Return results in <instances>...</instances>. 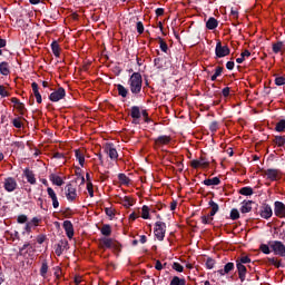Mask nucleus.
<instances>
[{
	"instance_id": "1",
	"label": "nucleus",
	"mask_w": 285,
	"mask_h": 285,
	"mask_svg": "<svg viewBox=\"0 0 285 285\" xmlns=\"http://www.w3.org/2000/svg\"><path fill=\"white\" fill-rule=\"evenodd\" d=\"M129 88L132 95H139L141 92V86L144 83V80L141 78V73L134 72L129 78Z\"/></svg>"
},
{
	"instance_id": "2",
	"label": "nucleus",
	"mask_w": 285,
	"mask_h": 285,
	"mask_svg": "<svg viewBox=\"0 0 285 285\" xmlns=\"http://www.w3.org/2000/svg\"><path fill=\"white\" fill-rule=\"evenodd\" d=\"M215 55L218 59H223V57H228L230 55V48L228 45H222V41L216 43Z\"/></svg>"
},
{
	"instance_id": "3",
	"label": "nucleus",
	"mask_w": 285,
	"mask_h": 285,
	"mask_svg": "<svg viewBox=\"0 0 285 285\" xmlns=\"http://www.w3.org/2000/svg\"><path fill=\"white\" fill-rule=\"evenodd\" d=\"M269 248L273 253L279 255V257H285V245L279 240H273L269 243Z\"/></svg>"
},
{
	"instance_id": "4",
	"label": "nucleus",
	"mask_w": 285,
	"mask_h": 285,
	"mask_svg": "<svg viewBox=\"0 0 285 285\" xmlns=\"http://www.w3.org/2000/svg\"><path fill=\"white\" fill-rule=\"evenodd\" d=\"M65 195L68 202H75V199H77V185L69 183L65 187Z\"/></svg>"
},
{
	"instance_id": "5",
	"label": "nucleus",
	"mask_w": 285,
	"mask_h": 285,
	"mask_svg": "<svg viewBox=\"0 0 285 285\" xmlns=\"http://www.w3.org/2000/svg\"><path fill=\"white\" fill-rule=\"evenodd\" d=\"M155 236L159 242H164V237H166V223L164 222L156 223Z\"/></svg>"
},
{
	"instance_id": "6",
	"label": "nucleus",
	"mask_w": 285,
	"mask_h": 285,
	"mask_svg": "<svg viewBox=\"0 0 285 285\" xmlns=\"http://www.w3.org/2000/svg\"><path fill=\"white\" fill-rule=\"evenodd\" d=\"M17 179L13 177H7L3 181V188L7 190V193H14V190L18 188Z\"/></svg>"
},
{
	"instance_id": "7",
	"label": "nucleus",
	"mask_w": 285,
	"mask_h": 285,
	"mask_svg": "<svg viewBox=\"0 0 285 285\" xmlns=\"http://www.w3.org/2000/svg\"><path fill=\"white\" fill-rule=\"evenodd\" d=\"M100 248H111L112 250H117L118 248V243L112 240L111 238H102L100 239L99 244Z\"/></svg>"
},
{
	"instance_id": "8",
	"label": "nucleus",
	"mask_w": 285,
	"mask_h": 285,
	"mask_svg": "<svg viewBox=\"0 0 285 285\" xmlns=\"http://www.w3.org/2000/svg\"><path fill=\"white\" fill-rule=\"evenodd\" d=\"M191 168H208L210 163L205 157H200L199 159H195L190 161Z\"/></svg>"
},
{
	"instance_id": "9",
	"label": "nucleus",
	"mask_w": 285,
	"mask_h": 285,
	"mask_svg": "<svg viewBox=\"0 0 285 285\" xmlns=\"http://www.w3.org/2000/svg\"><path fill=\"white\" fill-rule=\"evenodd\" d=\"M63 97H66V89L60 87V88H58V90L50 94L49 99H50V101L57 102V101H61V99H63Z\"/></svg>"
},
{
	"instance_id": "10",
	"label": "nucleus",
	"mask_w": 285,
	"mask_h": 285,
	"mask_svg": "<svg viewBox=\"0 0 285 285\" xmlns=\"http://www.w3.org/2000/svg\"><path fill=\"white\" fill-rule=\"evenodd\" d=\"M63 229L66 230V235L69 239H72L75 237V227L72 226V223L70 220H65L63 224Z\"/></svg>"
},
{
	"instance_id": "11",
	"label": "nucleus",
	"mask_w": 285,
	"mask_h": 285,
	"mask_svg": "<svg viewBox=\"0 0 285 285\" xmlns=\"http://www.w3.org/2000/svg\"><path fill=\"white\" fill-rule=\"evenodd\" d=\"M105 153L108 154V157H110V159H117L119 157V154L117 153V149L112 144H107L105 146Z\"/></svg>"
},
{
	"instance_id": "12",
	"label": "nucleus",
	"mask_w": 285,
	"mask_h": 285,
	"mask_svg": "<svg viewBox=\"0 0 285 285\" xmlns=\"http://www.w3.org/2000/svg\"><path fill=\"white\" fill-rule=\"evenodd\" d=\"M274 213H275L276 217H285V205H284V203L276 202Z\"/></svg>"
},
{
	"instance_id": "13",
	"label": "nucleus",
	"mask_w": 285,
	"mask_h": 285,
	"mask_svg": "<svg viewBox=\"0 0 285 285\" xmlns=\"http://www.w3.org/2000/svg\"><path fill=\"white\" fill-rule=\"evenodd\" d=\"M261 217H263V219H271V217H273V209L271 206L263 205L261 209Z\"/></svg>"
},
{
	"instance_id": "14",
	"label": "nucleus",
	"mask_w": 285,
	"mask_h": 285,
	"mask_svg": "<svg viewBox=\"0 0 285 285\" xmlns=\"http://www.w3.org/2000/svg\"><path fill=\"white\" fill-rule=\"evenodd\" d=\"M66 248H68V240H60L58 244H57V247H56V255L58 257H61V255L63 254V250H66Z\"/></svg>"
},
{
	"instance_id": "15",
	"label": "nucleus",
	"mask_w": 285,
	"mask_h": 285,
	"mask_svg": "<svg viewBox=\"0 0 285 285\" xmlns=\"http://www.w3.org/2000/svg\"><path fill=\"white\" fill-rule=\"evenodd\" d=\"M265 175L268 179H271L272 181H276V179H279V170L277 169H267L265 171Z\"/></svg>"
},
{
	"instance_id": "16",
	"label": "nucleus",
	"mask_w": 285,
	"mask_h": 285,
	"mask_svg": "<svg viewBox=\"0 0 285 285\" xmlns=\"http://www.w3.org/2000/svg\"><path fill=\"white\" fill-rule=\"evenodd\" d=\"M236 267L238 271V277L240 282H246V266L242 265V263H236Z\"/></svg>"
},
{
	"instance_id": "17",
	"label": "nucleus",
	"mask_w": 285,
	"mask_h": 285,
	"mask_svg": "<svg viewBox=\"0 0 285 285\" xmlns=\"http://www.w3.org/2000/svg\"><path fill=\"white\" fill-rule=\"evenodd\" d=\"M232 271H235V264L233 263H227L225 266H224V269H219L215 273H218V275H228V273H230Z\"/></svg>"
},
{
	"instance_id": "18",
	"label": "nucleus",
	"mask_w": 285,
	"mask_h": 285,
	"mask_svg": "<svg viewBox=\"0 0 285 285\" xmlns=\"http://www.w3.org/2000/svg\"><path fill=\"white\" fill-rule=\"evenodd\" d=\"M171 138L169 136H160L155 140L156 146H168L170 144Z\"/></svg>"
},
{
	"instance_id": "19",
	"label": "nucleus",
	"mask_w": 285,
	"mask_h": 285,
	"mask_svg": "<svg viewBox=\"0 0 285 285\" xmlns=\"http://www.w3.org/2000/svg\"><path fill=\"white\" fill-rule=\"evenodd\" d=\"M31 88H32V92L36 97L37 104H41L42 99H41V94L39 92V85L37 82H32Z\"/></svg>"
},
{
	"instance_id": "20",
	"label": "nucleus",
	"mask_w": 285,
	"mask_h": 285,
	"mask_svg": "<svg viewBox=\"0 0 285 285\" xmlns=\"http://www.w3.org/2000/svg\"><path fill=\"white\" fill-rule=\"evenodd\" d=\"M24 176L29 184H32V185L37 184V178H35V173H32V170L24 169Z\"/></svg>"
},
{
	"instance_id": "21",
	"label": "nucleus",
	"mask_w": 285,
	"mask_h": 285,
	"mask_svg": "<svg viewBox=\"0 0 285 285\" xmlns=\"http://www.w3.org/2000/svg\"><path fill=\"white\" fill-rule=\"evenodd\" d=\"M49 179H50V181H52V184H55V186H63V179L61 178V176L51 174L49 176Z\"/></svg>"
},
{
	"instance_id": "22",
	"label": "nucleus",
	"mask_w": 285,
	"mask_h": 285,
	"mask_svg": "<svg viewBox=\"0 0 285 285\" xmlns=\"http://www.w3.org/2000/svg\"><path fill=\"white\" fill-rule=\"evenodd\" d=\"M219 26V22L215 18H209L208 21L206 22V28L208 30H215Z\"/></svg>"
},
{
	"instance_id": "23",
	"label": "nucleus",
	"mask_w": 285,
	"mask_h": 285,
	"mask_svg": "<svg viewBox=\"0 0 285 285\" xmlns=\"http://www.w3.org/2000/svg\"><path fill=\"white\" fill-rule=\"evenodd\" d=\"M205 186H219L222 180L218 177L209 178L204 180Z\"/></svg>"
},
{
	"instance_id": "24",
	"label": "nucleus",
	"mask_w": 285,
	"mask_h": 285,
	"mask_svg": "<svg viewBox=\"0 0 285 285\" xmlns=\"http://www.w3.org/2000/svg\"><path fill=\"white\" fill-rule=\"evenodd\" d=\"M0 72L4 77H8V75H10V65H8V62H1L0 63Z\"/></svg>"
},
{
	"instance_id": "25",
	"label": "nucleus",
	"mask_w": 285,
	"mask_h": 285,
	"mask_svg": "<svg viewBox=\"0 0 285 285\" xmlns=\"http://www.w3.org/2000/svg\"><path fill=\"white\" fill-rule=\"evenodd\" d=\"M76 159L79 161V165L83 167V164H86V157L83 156V153L81 150L76 149Z\"/></svg>"
},
{
	"instance_id": "26",
	"label": "nucleus",
	"mask_w": 285,
	"mask_h": 285,
	"mask_svg": "<svg viewBox=\"0 0 285 285\" xmlns=\"http://www.w3.org/2000/svg\"><path fill=\"white\" fill-rule=\"evenodd\" d=\"M209 206L212 208L210 210V217H215V215H217L218 210H219V205H217V203H215L214 200L209 202Z\"/></svg>"
},
{
	"instance_id": "27",
	"label": "nucleus",
	"mask_w": 285,
	"mask_h": 285,
	"mask_svg": "<svg viewBox=\"0 0 285 285\" xmlns=\"http://www.w3.org/2000/svg\"><path fill=\"white\" fill-rule=\"evenodd\" d=\"M118 179H119L121 186H129L130 185V178H128V176H126V174H119Z\"/></svg>"
},
{
	"instance_id": "28",
	"label": "nucleus",
	"mask_w": 285,
	"mask_h": 285,
	"mask_svg": "<svg viewBox=\"0 0 285 285\" xmlns=\"http://www.w3.org/2000/svg\"><path fill=\"white\" fill-rule=\"evenodd\" d=\"M252 204L253 202L244 203L243 206L240 207V213L243 214L250 213L253 210Z\"/></svg>"
},
{
	"instance_id": "29",
	"label": "nucleus",
	"mask_w": 285,
	"mask_h": 285,
	"mask_svg": "<svg viewBox=\"0 0 285 285\" xmlns=\"http://www.w3.org/2000/svg\"><path fill=\"white\" fill-rule=\"evenodd\" d=\"M100 232L106 237H110V235H112V227H110V225H104Z\"/></svg>"
},
{
	"instance_id": "30",
	"label": "nucleus",
	"mask_w": 285,
	"mask_h": 285,
	"mask_svg": "<svg viewBox=\"0 0 285 285\" xmlns=\"http://www.w3.org/2000/svg\"><path fill=\"white\" fill-rule=\"evenodd\" d=\"M131 117L132 119H139L141 117V111L139 107L137 106L131 107Z\"/></svg>"
},
{
	"instance_id": "31",
	"label": "nucleus",
	"mask_w": 285,
	"mask_h": 285,
	"mask_svg": "<svg viewBox=\"0 0 285 285\" xmlns=\"http://www.w3.org/2000/svg\"><path fill=\"white\" fill-rule=\"evenodd\" d=\"M282 50H284V42L278 41L273 45V52H275V55L282 52Z\"/></svg>"
},
{
	"instance_id": "32",
	"label": "nucleus",
	"mask_w": 285,
	"mask_h": 285,
	"mask_svg": "<svg viewBox=\"0 0 285 285\" xmlns=\"http://www.w3.org/2000/svg\"><path fill=\"white\" fill-rule=\"evenodd\" d=\"M117 90L120 97H124V98L128 97V89H126L124 85H117Z\"/></svg>"
},
{
	"instance_id": "33",
	"label": "nucleus",
	"mask_w": 285,
	"mask_h": 285,
	"mask_svg": "<svg viewBox=\"0 0 285 285\" xmlns=\"http://www.w3.org/2000/svg\"><path fill=\"white\" fill-rule=\"evenodd\" d=\"M141 217L142 219H149L150 218V208L148 206H142L141 208Z\"/></svg>"
},
{
	"instance_id": "34",
	"label": "nucleus",
	"mask_w": 285,
	"mask_h": 285,
	"mask_svg": "<svg viewBox=\"0 0 285 285\" xmlns=\"http://www.w3.org/2000/svg\"><path fill=\"white\" fill-rule=\"evenodd\" d=\"M274 144L278 147H284L285 146V136H276L274 139Z\"/></svg>"
},
{
	"instance_id": "35",
	"label": "nucleus",
	"mask_w": 285,
	"mask_h": 285,
	"mask_svg": "<svg viewBox=\"0 0 285 285\" xmlns=\"http://www.w3.org/2000/svg\"><path fill=\"white\" fill-rule=\"evenodd\" d=\"M51 50H52L55 57H59V55H60L59 42L53 41L51 43Z\"/></svg>"
},
{
	"instance_id": "36",
	"label": "nucleus",
	"mask_w": 285,
	"mask_h": 285,
	"mask_svg": "<svg viewBox=\"0 0 285 285\" xmlns=\"http://www.w3.org/2000/svg\"><path fill=\"white\" fill-rule=\"evenodd\" d=\"M246 57H250V51L245 50L244 52H242L240 57L236 59V62L244 63Z\"/></svg>"
},
{
	"instance_id": "37",
	"label": "nucleus",
	"mask_w": 285,
	"mask_h": 285,
	"mask_svg": "<svg viewBox=\"0 0 285 285\" xmlns=\"http://www.w3.org/2000/svg\"><path fill=\"white\" fill-rule=\"evenodd\" d=\"M169 285H186V281L184 278L175 276Z\"/></svg>"
},
{
	"instance_id": "38",
	"label": "nucleus",
	"mask_w": 285,
	"mask_h": 285,
	"mask_svg": "<svg viewBox=\"0 0 285 285\" xmlns=\"http://www.w3.org/2000/svg\"><path fill=\"white\" fill-rule=\"evenodd\" d=\"M239 194L245 195L246 197H248V196L253 195V188L243 187V188H240Z\"/></svg>"
},
{
	"instance_id": "39",
	"label": "nucleus",
	"mask_w": 285,
	"mask_h": 285,
	"mask_svg": "<svg viewBox=\"0 0 285 285\" xmlns=\"http://www.w3.org/2000/svg\"><path fill=\"white\" fill-rule=\"evenodd\" d=\"M275 130L277 132H284L285 130V120H281L276 124Z\"/></svg>"
},
{
	"instance_id": "40",
	"label": "nucleus",
	"mask_w": 285,
	"mask_h": 285,
	"mask_svg": "<svg viewBox=\"0 0 285 285\" xmlns=\"http://www.w3.org/2000/svg\"><path fill=\"white\" fill-rule=\"evenodd\" d=\"M47 274H48V263L43 262L40 268V275L42 277H46Z\"/></svg>"
},
{
	"instance_id": "41",
	"label": "nucleus",
	"mask_w": 285,
	"mask_h": 285,
	"mask_svg": "<svg viewBox=\"0 0 285 285\" xmlns=\"http://www.w3.org/2000/svg\"><path fill=\"white\" fill-rule=\"evenodd\" d=\"M236 264H250V258L248 256H242L236 261Z\"/></svg>"
},
{
	"instance_id": "42",
	"label": "nucleus",
	"mask_w": 285,
	"mask_h": 285,
	"mask_svg": "<svg viewBox=\"0 0 285 285\" xmlns=\"http://www.w3.org/2000/svg\"><path fill=\"white\" fill-rule=\"evenodd\" d=\"M275 85L276 86H285V77L284 76H278L275 78Z\"/></svg>"
},
{
	"instance_id": "43",
	"label": "nucleus",
	"mask_w": 285,
	"mask_h": 285,
	"mask_svg": "<svg viewBox=\"0 0 285 285\" xmlns=\"http://www.w3.org/2000/svg\"><path fill=\"white\" fill-rule=\"evenodd\" d=\"M202 224H213V216L210 214L208 216H202Z\"/></svg>"
},
{
	"instance_id": "44",
	"label": "nucleus",
	"mask_w": 285,
	"mask_h": 285,
	"mask_svg": "<svg viewBox=\"0 0 285 285\" xmlns=\"http://www.w3.org/2000/svg\"><path fill=\"white\" fill-rule=\"evenodd\" d=\"M268 263L272 264V266H275L276 268H279V266H282V263L277 261L275 257L268 258Z\"/></svg>"
},
{
	"instance_id": "45",
	"label": "nucleus",
	"mask_w": 285,
	"mask_h": 285,
	"mask_svg": "<svg viewBox=\"0 0 285 285\" xmlns=\"http://www.w3.org/2000/svg\"><path fill=\"white\" fill-rule=\"evenodd\" d=\"M154 63H155L156 68H158V69L164 68V60L161 58H156L154 60Z\"/></svg>"
},
{
	"instance_id": "46",
	"label": "nucleus",
	"mask_w": 285,
	"mask_h": 285,
	"mask_svg": "<svg viewBox=\"0 0 285 285\" xmlns=\"http://www.w3.org/2000/svg\"><path fill=\"white\" fill-rule=\"evenodd\" d=\"M47 193H48L50 199H57V194L55 193V189H52V187H48Z\"/></svg>"
},
{
	"instance_id": "47",
	"label": "nucleus",
	"mask_w": 285,
	"mask_h": 285,
	"mask_svg": "<svg viewBox=\"0 0 285 285\" xmlns=\"http://www.w3.org/2000/svg\"><path fill=\"white\" fill-rule=\"evenodd\" d=\"M173 268L174 271H177V273H184V266H181L179 263H174Z\"/></svg>"
},
{
	"instance_id": "48",
	"label": "nucleus",
	"mask_w": 285,
	"mask_h": 285,
	"mask_svg": "<svg viewBox=\"0 0 285 285\" xmlns=\"http://www.w3.org/2000/svg\"><path fill=\"white\" fill-rule=\"evenodd\" d=\"M12 124H13L14 128H21V126H23V122L21 121V118H14L12 120Z\"/></svg>"
},
{
	"instance_id": "49",
	"label": "nucleus",
	"mask_w": 285,
	"mask_h": 285,
	"mask_svg": "<svg viewBox=\"0 0 285 285\" xmlns=\"http://www.w3.org/2000/svg\"><path fill=\"white\" fill-rule=\"evenodd\" d=\"M160 50L163 52H168V45L164 40H159Z\"/></svg>"
},
{
	"instance_id": "50",
	"label": "nucleus",
	"mask_w": 285,
	"mask_h": 285,
	"mask_svg": "<svg viewBox=\"0 0 285 285\" xmlns=\"http://www.w3.org/2000/svg\"><path fill=\"white\" fill-rule=\"evenodd\" d=\"M0 96L1 97H10V92H8V90H6V87H3V85H0Z\"/></svg>"
},
{
	"instance_id": "51",
	"label": "nucleus",
	"mask_w": 285,
	"mask_h": 285,
	"mask_svg": "<svg viewBox=\"0 0 285 285\" xmlns=\"http://www.w3.org/2000/svg\"><path fill=\"white\" fill-rule=\"evenodd\" d=\"M206 266H207V268H209V269L215 268V259H213V258H207V261H206Z\"/></svg>"
},
{
	"instance_id": "52",
	"label": "nucleus",
	"mask_w": 285,
	"mask_h": 285,
	"mask_svg": "<svg viewBox=\"0 0 285 285\" xmlns=\"http://www.w3.org/2000/svg\"><path fill=\"white\" fill-rule=\"evenodd\" d=\"M238 217H239V210L232 209V212H230V219H233L235 222V219H237Z\"/></svg>"
},
{
	"instance_id": "53",
	"label": "nucleus",
	"mask_w": 285,
	"mask_h": 285,
	"mask_svg": "<svg viewBox=\"0 0 285 285\" xmlns=\"http://www.w3.org/2000/svg\"><path fill=\"white\" fill-rule=\"evenodd\" d=\"M261 250L265 255H269L271 254V247H268V245H261Z\"/></svg>"
},
{
	"instance_id": "54",
	"label": "nucleus",
	"mask_w": 285,
	"mask_h": 285,
	"mask_svg": "<svg viewBox=\"0 0 285 285\" xmlns=\"http://www.w3.org/2000/svg\"><path fill=\"white\" fill-rule=\"evenodd\" d=\"M137 32L138 35H144V23L141 21L137 22Z\"/></svg>"
},
{
	"instance_id": "55",
	"label": "nucleus",
	"mask_w": 285,
	"mask_h": 285,
	"mask_svg": "<svg viewBox=\"0 0 285 285\" xmlns=\"http://www.w3.org/2000/svg\"><path fill=\"white\" fill-rule=\"evenodd\" d=\"M87 190L90 197H95V190L92 189V183L87 184Z\"/></svg>"
},
{
	"instance_id": "56",
	"label": "nucleus",
	"mask_w": 285,
	"mask_h": 285,
	"mask_svg": "<svg viewBox=\"0 0 285 285\" xmlns=\"http://www.w3.org/2000/svg\"><path fill=\"white\" fill-rule=\"evenodd\" d=\"M26 222H28V216L26 215L18 216V224H26Z\"/></svg>"
},
{
	"instance_id": "57",
	"label": "nucleus",
	"mask_w": 285,
	"mask_h": 285,
	"mask_svg": "<svg viewBox=\"0 0 285 285\" xmlns=\"http://www.w3.org/2000/svg\"><path fill=\"white\" fill-rule=\"evenodd\" d=\"M105 212L108 217H115V210H112V208H106Z\"/></svg>"
},
{
	"instance_id": "58",
	"label": "nucleus",
	"mask_w": 285,
	"mask_h": 285,
	"mask_svg": "<svg viewBox=\"0 0 285 285\" xmlns=\"http://www.w3.org/2000/svg\"><path fill=\"white\" fill-rule=\"evenodd\" d=\"M125 206L127 208H130V206H132V200L130 198H128V197H125Z\"/></svg>"
},
{
	"instance_id": "59",
	"label": "nucleus",
	"mask_w": 285,
	"mask_h": 285,
	"mask_svg": "<svg viewBox=\"0 0 285 285\" xmlns=\"http://www.w3.org/2000/svg\"><path fill=\"white\" fill-rule=\"evenodd\" d=\"M222 72H224V68L217 67L214 75L219 77V76H222Z\"/></svg>"
},
{
	"instance_id": "60",
	"label": "nucleus",
	"mask_w": 285,
	"mask_h": 285,
	"mask_svg": "<svg viewBox=\"0 0 285 285\" xmlns=\"http://www.w3.org/2000/svg\"><path fill=\"white\" fill-rule=\"evenodd\" d=\"M17 110H19V112H23L26 106L22 104V102H19L17 106H16Z\"/></svg>"
},
{
	"instance_id": "61",
	"label": "nucleus",
	"mask_w": 285,
	"mask_h": 285,
	"mask_svg": "<svg viewBox=\"0 0 285 285\" xmlns=\"http://www.w3.org/2000/svg\"><path fill=\"white\" fill-rule=\"evenodd\" d=\"M226 68H227V70H233V68H235V62L234 61H228L226 63Z\"/></svg>"
},
{
	"instance_id": "62",
	"label": "nucleus",
	"mask_w": 285,
	"mask_h": 285,
	"mask_svg": "<svg viewBox=\"0 0 285 285\" xmlns=\"http://www.w3.org/2000/svg\"><path fill=\"white\" fill-rule=\"evenodd\" d=\"M228 95H230V88L225 87V88L223 89V96L228 97Z\"/></svg>"
},
{
	"instance_id": "63",
	"label": "nucleus",
	"mask_w": 285,
	"mask_h": 285,
	"mask_svg": "<svg viewBox=\"0 0 285 285\" xmlns=\"http://www.w3.org/2000/svg\"><path fill=\"white\" fill-rule=\"evenodd\" d=\"M155 268H156V271H161V268H164V265H161L160 261L156 262Z\"/></svg>"
},
{
	"instance_id": "64",
	"label": "nucleus",
	"mask_w": 285,
	"mask_h": 285,
	"mask_svg": "<svg viewBox=\"0 0 285 285\" xmlns=\"http://www.w3.org/2000/svg\"><path fill=\"white\" fill-rule=\"evenodd\" d=\"M217 128H218L217 122H212V124H210V130H212L213 132H215V131L217 130Z\"/></svg>"
}]
</instances>
